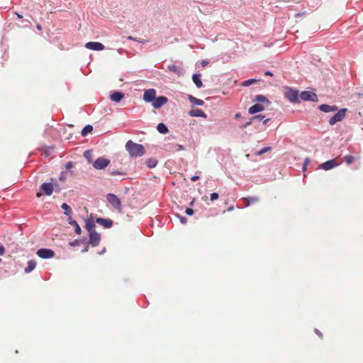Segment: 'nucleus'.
Here are the masks:
<instances>
[{"label": "nucleus", "mask_w": 363, "mask_h": 363, "mask_svg": "<svg viewBox=\"0 0 363 363\" xmlns=\"http://www.w3.org/2000/svg\"><path fill=\"white\" fill-rule=\"evenodd\" d=\"M125 149L131 157H141L145 154V148L140 145L128 140L125 144Z\"/></svg>", "instance_id": "obj_1"}, {"label": "nucleus", "mask_w": 363, "mask_h": 363, "mask_svg": "<svg viewBox=\"0 0 363 363\" xmlns=\"http://www.w3.org/2000/svg\"><path fill=\"white\" fill-rule=\"evenodd\" d=\"M347 111V108H344L339 110L333 117H331L329 120V123L330 125H334L338 122L342 121L346 116V113Z\"/></svg>", "instance_id": "obj_2"}, {"label": "nucleus", "mask_w": 363, "mask_h": 363, "mask_svg": "<svg viewBox=\"0 0 363 363\" xmlns=\"http://www.w3.org/2000/svg\"><path fill=\"white\" fill-rule=\"evenodd\" d=\"M107 201L108 203L117 211L121 212L122 211V205L119 198L113 194H107Z\"/></svg>", "instance_id": "obj_3"}, {"label": "nucleus", "mask_w": 363, "mask_h": 363, "mask_svg": "<svg viewBox=\"0 0 363 363\" xmlns=\"http://www.w3.org/2000/svg\"><path fill=\"white\" fill-rule=\"evenodd\" d=\"M54 186L52 183H43L40 186V191L36 194L38 197H40L43 195V191L46 196H50L53 192Z\"/></svg>", "instance_id": "obj_4"}, {"label": "nucleus", "mask_w": 363, "mask_h": 363, "mask_svg": "<svg viewBox=\"0 0 363 363\" xmlns=\"http://www.w3.org/2000/svg\"><path fill=\"white\" fill-rule=\"evenodd\" d=\"M110 163V160L104 157H99L93 163V167L96 169H104Z\"/></svg>", "instance_id": "obj_5"}, {"label": "nucleus", "mask_w": 363, "mask_h": 363, "mask_svg": "<svg viewBox=\"0 0 363 363\" xmlns=\"http://www.w3.org/2000/svg\"><path fill=\"white\" fill-rule=\"evenodd\" d=\"M300 98L303 101H317L318 96L311 91H303L300 94Z\"/></svg>", "instance_id": "obj_6"}, {"label": "nucleus", "mask_w": 363, "mask_h": 363, "mask_svg": "<svg viewBox=\"0 0 363 363\" xmlns=\"http://www.w3.org/2000/svg\"><path fill=\"white\" fill-rule=\"evenodd\" d=\"M156 98V91L154 89H149L147 90H145L144 94H143V100L145 102L147 103H152V101Z\"/></svg>", "instance_id": "obj_7"}, {"label": "nucleus", "mask_w": 363, "mask_h": 363, "mask_svg": "<svg viewBox=\"0 0 363 363\" xmlns=\"http://www.w3.org/2000/svg\"><path fill=\"white\" fill-rule=\"evenodd\" d=\"M37 255L40 258L49 259L54 257L55 252L50 249L42 248L37 251Z\"/></svg>", "instance_id": "obj_8"}, {"label": "nucleus", "mask_w": 363, "mask_h": 363, "mask_svg": "<svg viewBox=\"0 0 363 363\" xmlns=\"http://www.w3.org/2000/svg\"><path fill=\"white\" fill-rule=\"evenodd\" d=\"M89 243L93 247H96L99 245L101 241V235L96 231L91 232L89 233Z\"/></svg>", "instance_id": "obj_9"}, {"label": "nucleus", "mask_w": 363, "mask_h": 363, "mask_svg": "<svg viewBox=\"0 0 363 363\" xmlns=\"http://www.w3.org/2000/svg\"><path fill=\"white\" fill-rule=\"evenodd\" d=\"M168 101V99L166 96H161L159 97H156L155 100L152 103V106L155 108H160L164 104H166Z\"/></svg>", "instance_id": "obj_10"}, {"label": "nucleus", "mask_w": 363, "mask_h": 363, "mask_svg": "<svg viewBox=\"0 0 363 363\" xmlns=\"http://www.w3.org/2000/svg\"><path fill=\"white\" fill-rule=\"evenodd\" d=\"M85 48L92 50H103L104 45L99 42H88L85 45Z\"/></svg>", "instance_id": "obj_11"}, {"label": "nucleus", "mask_w": 363, "mask_h": 363, "mask_svg": "<svg viewBox=\"0 0 363 363\" xmlns=\"http://www.w3.org/2000/svg\"><path fill=\"white\" fill-rule=\"evenodd\" d=\"M285 96L291 102L298 101V92L295 90L289 89L286 91Z\"/></svg>", "instance_id": "obj_12"}, {"label": "nucleus", "mask_w": 363, "mask_h": 363, "mask_svg": "<svg viewBox=\"0 0 363 363\" xmlns=\"http://www.w3.org/2000/svg\"><path fill=\"white\" fill-rule=\"evenodd\" d=\"M96 222L106 228H110L113 226V221L111 219L97 218Z\"/></svg>", "instance_id": "obj_13"}, {"label": "nucleus", "mask_w": 363, "mask_h": 363, "mask_svg": "<svg viewBox=\"0 0 363 363\" xmlns=\"http://www.w3.org/2000/svg\"><path fill=\"white\" fill-rule=\"evenodd\" d=\"M318 108L320 111L325 112V113H329V112H335L338 110V108L337 106H330L328 104H322L318 106Z\"/></svg>", "instance_id": "obj_14"}, {"label": "nucleus", "mask_w": 363, "mask_h": 363, "mask_svg": "<svg viewBox=\"0 0 363 363\" xmlns=\"http://www.w3.org/2000/svg\"><path fill=\"white\" fill-rule=\"evenodd\" d=\"M337 165H338V163H337L335 160H328V161L323 163L322 164H320V167L325 170H329V169L334 168L335 167H336Z\"/></svg>", "instance_id": "obj_15"}, {"label": "nucleus", "mask_w": 363, "mask_h": 363, "mask_svg": "<svg viewBox=\"0 0 363 363\" xmlns=\"http://www.w3.org/2000/svg\"><path fill=\"white\" fill-rule=\"evenodd\" d=\"M189 115L192 117H202L206 118V114L201 109H193L189 112Z\"/></svg>", "instance_id": "obj_16"}, {"label": "nucleus", "mask_w": 363, "mask_h": 363, "mask_svg": "<svg viewBox=\"0 0 363 363\" xmlns=\"http://www.w3.org/2000/svg\"><path fill=\"white\" fill-rule=\"evenodd\" d=\"M110 98L113 101L118 103L124 98V94L120 91H115L111 94Z\"/></svg>", "instance_id": "obj_17"}, {"label": "nucleus", "mask_w": 363, "mask_h": 363, "mask_svg": "<svg viewBox=\"0 0 363 363\" xmlns=\"http://www.w3.org/2000/svg\"><path fill=\"white\" fill-rule=\"evenodd\" d=\"M264 109V106L259 104H256L248 109V112L250 114H255L256 113L262 111Z\"/></svg>", "instance_id": "obj_18"}, {"label": "nucleus", "mask_w": 363, "mask_h": 363, "mask_svg": "<svg viewBox=\"0 0 363 363\" xmlns=\"http://www.w3.org/2000/svg\"><path fill=\"white\" fill-rule=\"evenodd\" d=\"M95 223L92 219H87L85 223V228L86 230L89 233L96 231L95 230Z\"/></svg>", "instance_id": "obj_19"}, {"label": "nucleus", "mask_w": 363, "mask_h": 363, "mask_svg": "<svg viewBox=\"0 0 363 363\" xmlns=\"http://www.w3.org/2000/svg\"><path fill=\"white\" fill-rule=\"evenodd\" d=\"M200 78L201 74H194L192 76L193 82L197 88H201L203 86V83Z\"/></svg>", "instance_id": "obj_20"}, {"label": "nucleus", "mask_w": 363, "mask_h": 363, "mask_svg": "<svg viewBox=\"0 0 363 363\" xmlns=\"http://www.w3.org/2000/svg\"><path fill=\"white\" fill-rule=\"evenodd\" d=\"M168 69L170 72L177 74L178 76H180V75L182 74V69L180 67H179L177 65H169L168 66Z\"/></svg>", "instance_id": "obj_21"}, {"label": "nucleus", "mask_w": 363, "mask_h": 363, "mask_svg": "<svg viewBox=\"0 0 363 363\" xmlns=\"http://www.w3.org/2000/svg\"><path fill=\"white\" fill-rule=\"evenodd\" d=\"M188 99L189 101L194 105L203 106L204 104V101L203 100L196 99L191 95H189Z\"/></svg>", "instance_id": "obj_22"}, {"label": "nucleus", "mask_w": 363, "mask_h": 363, "mask_svg": "<svg viewBox=\"0 0 363 363\" xmlns=\"http://www.w3.org/2000/svg\"><path fill=\"white\" fill-rule=\"evenodd\" d=\"M243 200L245 201V206H249L251 203L257 202L259 201V199L257 196H251V197L244 198Z\"/></svg>", "instance_id": "obj_23"}, {"label": "nucleus", "mask_w": 363, "mask_h": 363, "mask_svg": "<svg viewBox=\"0 0 363 363\" xmlns=\"http://www.w3.org/2000/svg\"><path fill=\"white\" fill-rule=\"evenodd\" d=\"M69 223L74 226V231L75 233L77 234V235H80L81 233H82V230H81V228L80 226L79 225V224L77 223V221L72 220V219H70L69 221Z\"/></svg>", "instance_id": "obj_24"}, {"label": "nucleus", "mask_w": 363, "mask_h": 363, "mask_svg": "<svg viewBox=\"0 0 363 363\" xmlns=\"http://www.w3.org/2000/svg\"><path fill=\"white\" fill-rule=\"evenodd\" d=\"M36 266V262L35 260H30L27 263V267L25 269V272L28 273L35 269Z\"/></svg>", "instance_id": "obj_25"}, {"label": "nucleus", "mask_w": 363, "mask_h": 363, "mask_svg": "<svg viewBox=\"0 0 363 363\" xmlns=\"http://www.w3.org/2000/svg\"><path fill=\"white\" fill-rule=\"evenodd\" d=\"M157 129L158 132H160L162 134H165L168 132L167 127L162 123H160L157 125Z\"/></svg>", "instance_id": "obj_26"}, {"label": "nucleus", "mask_w": 363, "mask_h": 363, "mask_svg": "<svg viewBox=\"0 0 363 363\" xmlns=\"http://www.w3.org/2000/svg\"><path fill=\"white\" fill-rule=\"evenodd\" d=\"M93 127L91 125H86L82 130V135L86 136L88 133H91Z\"/></svg>", "instance_id": "obj_27"}, {"label": "nucleus", "mask_w": 363, "mask_h": 363, "mask_svg": "<svg viewBox=\"0 0 363 363\" xmlns=\"http://www.w3.org/2000/svg\"><path fill=\"white\" fill-rule=\"evenodd\" d=\"M258 81L255 79H247V80H245L244 82H242L241 84V86H250L253 84H255L257 83Z\"/></svg>", "instance_id": "obj_28"}, {"label": "nucleus", "mask_w": 363, "mask_h": 363, "mask_svg": "<svg viewBox=\"0 0 363 363\" xmlns=\"http://www.w3.org/2000/svg\"><path fill=\"white\" fill-rule=\"evenodd\" d=\"M61 208L63 210H65V214L67 216L70 215V213H72V209H71L70 206L65 203L62 204Z\"/></svg>", "instance_id": "obj_29"}, {"label": "nucleus", "mask_w": 363, "mask_h": 363, "mask_svg": "<svg viewBox=\"0 0 363 363\" xmlns=\"http://www.w3.org/2000/svg\"><path fill=\"white\" fill-rule=\"evenodd\" d=\"M157 164V161L155 159H149L147 161V164L150 168L155 167Z\"/></svg>", "instance_id": "obj_30"}, {"label": "nucleus", "mask_w": 363, "mask_h": 363, "mask_svg": "<svg viewBox=\"0 0 363 363\" xmlns=\"http://www.w3.org/2000/svg\"><path fill=\"white\" fill-rule=\"evenodd\" d=\"M255 101L258 102H268L267 99L263 95H257L255 98Z\"/></svg>", "instance_id": "obj_31"}, {"label": "nucleus", "mask_w": 363, "mask_h": 363, "mask_svg": "<svg viewBox=\"0 0 363 363\" xmlns=\"http://www.w3.org/2000/svg\"><path fill=\"white\" fill-rule=\"evenodd\" d=\"M345 161L347 164H350L354 161V157L352 155H347L345 157Z\"/></svg>", "instance_id": "obj_32"}, {"label": "nucleus", "mask_w": 363, "mask_h": 363, "mask_svg": "<svg viewBox=\"0 0 363 363\" xmlns=\"http://www.w3.org/2000/svg\"><path fill=\"white\" fill-rule=\"evenodd\" d=\"M218 194L217 193H212L210 196V199L211 201H214L215 200L218 199Z\"/></svg>", "instance_id": "obj_33"}, {"label": "nucleus", "mask_w": 363, "mask_h": 363, "mask_svg": "<svg viewBox=\"0 0 363 363\" xmlns=\"http://www.w3.org/2000/svg\"><path fill=\"white\" fill-rule=\"evenodd\" d=\"M254 121V120H252V118H250V120L248 122H247L246 123H245V124L242 125L240 126V128H241V129L246 128L247 127H248L249 125H250L252 123V121Z\"/></svg>", "instance_id": "obj_34"}, {"label": "nucleus", "mask_w": 363, "mask_h": 363, "mask_svg": "<svg viewBox=\"0 0 363 363\" xmlns=\"http://www.w3.org/2000/svg\"><path fill=\"white\" fill-rule=\"evenodd\" d=\"M79 244H80V240H73V241H72V242H70L69 243V245L70 246H72V247L77 246V245H79Z\"/></svg>", "instance_id": "obj_35"}, {"label": "nucleus", "mask_w": 363, "mask_h": 363, "mask_svg": "<svg viewBox=\"0 0 363 363\" xmlns=\"http://www.w3.org/2000/svg\"><path fill=\"white\" fill-rule=\"evenodd\" d=\"M264 118V116L263 115H257V116H255L253 117H252V120H259V121H262Z\"/></svg>", "instance_id": "obj_36"}, {"label": "nucleus", "mask_w": 363, "mask_h": 363, "mask_svg": "<svg viewBox=\"0 0 363 363\" xmlns=\"http://www.w3.org/2000/svg\"><path fill=\"white\" fill-rule=\"evenodd\" d=\"M185 213L188 216H192L194 214V210L192 208H187L185 211Z\"/></svg>", "instance_id": "obj_37"}, {"label": "nucleus", "mask_w": 363, "mask_h": 363, "mask_svg": "<svg viewBox=\"0 0 363 363\" xmlns=\"http://www.w3.org/2000/svg\"><path fill=\"white\" fill-rule=\"evenodd\" d=\"M271 150V147H264L263 149H262L259 152H258V155H262L269 150Z\"/></svg>", "instance_id": "obj_38"}, {"label": "nucleus", "mask_w": 363, "mask_h": 363, "mask_svg": "<svg viewBox=\"0 0 363 363\" xmlns=\"http://www.w3.org/2000/svg\"><path fill=\"white\" fill-rule=\"evenodd\" d=\"M111 175L112 176H114V175H121L123 174L121 172H120L119 171H112L111 172Z\"/></svg>", "instance_id": "obj_39"}, {"label": "nucleus", "mask_w": 363, "mask_h": 363, "mask_svg": "<svg viewBox=\"0 0 363 363\" xmlns=\"http://www.w3.org/2000/svg\"><path fill=\"white\" fill-rule=\"evenodd\" d=\"M5 252V248L2 245H0V255H3Z\"/></svg>", "instance_id": "obj_40"}, {"label": "nucleus", "mask_w": 363, "mask_h": 363, "mask_svg": "<svg viewBox=\"0 0 363 363\" xmlns=\"http://www.w3.org/2000/svg\"><path fill=\"white\" fill-rule=\"evenodd\" d=\"M179 218H180L181 223H182L184 224L187 222V219L184 216H179Z\"/></svg>", "instance_id": "obj_41"}, {"label": "nucleus", "mask_w": 363, "mask_h": 363, "mask_svg": "<svg viewBox=\"0 0 363 363\" xmlns=\"http://www.w3.org/2000/svg\"><path fill=\"white\" fill-rule=\"evenodd\" d=\"M84 155L86 158H87L89 160V155H90V152L89 150L85 151L84 153Z\"/></svg>", "instance_id": "obj_42"}, {"label": "nucleus", "mask_w": 363, "mask_h": 363, "mask_svg": "<svg viewBox=\"0 0 363 363\" xmlns=\"http://www.w3.org/2000/svg\"><path fill=\"white\" fill-rule=\"evenodd\" d=\"M199 179V176H197V175H195V176L191 177V180L192 182H196V180H198Z\"/></svg>", "instance_id": "obj_43"}, {"label": "nucleus", "mask_w": 363, "mask_h": 363, "mask_svg": "<svg viewBox=\"0 0 363 363\" xmlns=\"http://www.w3.org/2000/svg\"><path fill=\"white\" fill-rule=\"evenodd\" d=\"M201 65L203 67H205L208 64V62L207 60H203L201 62Z\"/></svg>", "instance_id": "obj_44"}, {"label": "nucleus", "mask_w": 363, "mask_h": 363, "mask_svg": "<svg viewBox=\"0 0 363 363\" xmlns=\"http://www.w3.org/2000/svg\"><path fill=\"white\" fill-rule=\"evenodd\" d=\"M240 118H241V113H237L235 115V119H239Z\"/></svg>", "instance_id": "obj_45"}, {"label": "nucleus", "mask_w": 363, "mask_h": 363, "mask_svg": "<svg viewBox=\"0 0 363 363\" xmlns=\"http://www.w3.org/2000/svg\"><path fill=\"white\" fill-rule=\"evenodd\" d=\"M177 150H182L184 149V147L182 145H179L178 144V145H177Z\"/></svg>", "instance_id": "obj_46"}, {"label": "nucleus", "mask_w": 363, "mask_h": 363, "mask_svg": "<svg viewBox=\"0 0 363 363\" xmlns=\"http://www.w3.org/2000/svg\"><path fill=\"white\" fill-rule=\"evenodd\" d=\"M264 74L265 75H268V76H272L273 75V74L271 72H269V71H266L264 72Z\"/></svg>", "instance_id": "obj_47"}, {"label": "nucleus", "mask_w": 363, "mask_h": 363, "mask_svg": "<svg viewBox=\"0 0 363 363\" xmlns=\"http://www.w3.org/2000/svg\"><path fill=\"white\" fill-rule=\"evenodd\" d=\"M128 40H135V41H136V40H137V39H136V38H133V36H131V35L128 36Z\"/></svg>", "instance_id": "obj_48"}, {"label": "nucleus", "mask_w": 363, "mask_h": 363, "mask_svg": "<svg viewBox=\"0 0 363 363\" xmlns=\"http://www.w3.org/2000/svg\"><path fill=\"white\" fill-rule=\"evenodd\" d=\"M269 120H270L269 118H266V119H264V120L263 121V124H264V125H266V124L268 123V121H269Z\"/></svg>", "instance_id": "obj_49"}, {"label": "nucleus", "mask_w": 363, "mask_h": 363, "mask_svg": "<svg viewBox=\"0 0 363 363\" xmlns=\"http://www.w3.org/2000/svg\"><path fill=\"white\" fill-rule=\"evenodd\" d=\"M88 250H89V247H88V246H86V247H85V248L82 251V253H84V252H87Z\"/></svg>", "instance_id": "obj_50"}, {"label": "nucleus", "mask_w": 363, "mask_h": 363, "mask_svg": "<svg viewBox=\"0 0 363 363\" xmlns=\"http://www.w3.org/2000/svg\"><path fill=\"white\" fill-rule=\"evenodd\" d=\"M136 41L139 42L140 43H145L146 42L145 40H137Z\"/></svg>", "instance_id": "obj_51"}, {"label": "nucleus", "mask_w": 363, "mask_h": 363, "mask_svg": "<svg viewBox=\"0 0 363 363\" xmlns=\"http://www.w3.org/2000/svg\"><path fill=\"white\" fill-rule=\"evenodd\" d=\"M315 333H316L318 335L322 336V335L319 333V330H318L315 329Z\"/></svg>", "instance_id": "obj_52"}, {"label": "nucleus", "mask_w": 363, "mask_h": 363, "mask_svg": "<svg viewBox=\"0 0 363 363\" xmlns=\"http://www.w3.org/2000/svg\"><path fill=\"white\" fill-rule=\"evenodd\" d=\"M72 166V162H68L67 164V167H71Z\"/></svg>", "instance_id": "obj_53"}, {"label": "nucleus", "mask_w": 363, "mask_h": 363, "mask_svg": "<svg viewBox=\"0 0 363 363\" xmlns=\"http://www.w3.org/2000/svg\"><path fill=\"white\" fill-rule=\"evenodd\" d=\"M17 16H18V18H23V16L21 15L18 14V13H17Z\"/></svg>", "instance_id": "obj_54"}, {"label": "nucleus", "mask_w": 363, "mask_h": 363, "mask_svg": "<svg viewBox=\"0 0 363 363\" xmlns=\"http://www.w3.org/2000/svg\"><path fill=\"white\" fill-rule=\"evenodd\" d=\"M37 28H38V30H40V29H41V28H40V26H37Z\"/></svg>", "instance_id": "obj_55"}, {"label": "nucleus", "mask_w": 363, "mask_h": 363, "mask_svg": "<svg viewBox=\"0 0 363 363\" xmlns=\"http://www.w3.org/2000/svg\"><path fill=\"white\" fill-rule=\"evenodd\" d=\"M1 262V259H0V262Z\"/></svg>", "instance_id": "obj_56"}]
</instances>
